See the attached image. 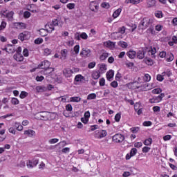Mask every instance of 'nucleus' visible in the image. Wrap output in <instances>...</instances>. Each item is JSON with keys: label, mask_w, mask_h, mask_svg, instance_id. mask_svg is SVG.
<instances>
[{"label": "nucleus", "mask_w": 177, "mask_h": 177, "mask_svg": "<svg viewBox=\"0 0 177 177\" xmlns=\"http://www.w3.org/2000/svg\"><path fill=\"white\" fill-rule=\"evenodd\" d=\"M44 42V39L42 38H37L35 40V44L36 45H41Z\"/></svg>", "instance_id": "a19ab883"}, {"label": "nucleus", "mask_w": 177, "mask_h": 177, "mask_svg": "<svg viewBox=\"0 0 177 177\" xmlns=\"http://www.w3.org/2000/svg\"><path fill=\"white\" fill-rule=\"evenodd\" d=\"M84 79V77H82V75H77L75 77V81L76 82H81L82 81V80Z\"/></svg>", "instance_id": "2f4dec72"}, {"label": "nucleus", "mask_w": 177, "mask_h": 177, "mask_svg": "<svg viewBox=\"0 0 177 177\" xmlns=\"http://www.w3.org/2000/svg\"><path fill=\"white\" fill-rule=\"evenodd\" d=\"M8 53H15L16 50H15V45L8 44L4 48Z\"/></svg>", "instance_id": "6e6552de"}, {"label": "nucleus", "mask_w": 177, "mask_h": 177, "mask_svg": "<svg viewBox=\"0 0 177 177\" xmlns=\"http://www.w3.org/2000/svg\"><path fill=\"white\" fill-rule=\"evenodd\" d=\"M73 50L75 55H78V53H80V45L75 46L73 48Z\"/></svg>", "instance_id": "49530a36"}, {"label": "nucleus", "mask_w": 177, "mask_h": 177, "mask_svg": "<svg viewBox=\"0 0 177 177\" xmlns=\"http://www.w3.org/2000/svg\"><path fill=\"white\" fill-rule=\"evenodd\" d=\"M147 34H151V35H156V30H154V27L150 26L147 30Z\"/></svg>", "instance_id": "a878e982"}, {"label": "nucleus", "mask_w": 177, "mask_h": 177, "mask_svg": "<svg viewBox=\"0 0 177 177\" xmlns=\"http://www.w3.org/2000/svg\"><path fill=\"white\" fill-rule=\"evenodd\" d=\"M71 102L78 103L79 102H81V97H71Z\"/></svg>", "instance_id": "72a5a7b5"}, {"label": "nucleus", "mask_w": 177, "mask_h": 177, "mask_svg": "<svg viewBox=\"0 0 177 177\" xmlns=\"http://www.w3.org/2000/svg\"><path fill=\"white\" fill-rule=\"evenodd\" d=\"M39 161V160L38 159L28 160V162H26V165L28 168H34V167H37V165H38Z\"/></svg>", "instance_id": "423d86ee"}, {"label": "nucleus", "mask_w": 177, "mask_h": 177, "mask_svg": "<svg viewBox=\"0 0 177 177\" xmlns=\"http://www.w3.org/2000/svg\"><path fill=\"white\" fill-rule=\"evenodd\" d=\"M112 140L115 143H122L125 140V136L122 134L117 133L113 136Z\"/></svg>", "instance_id": "f03ea898"}, {"label": "nucleus", "mask_w": 177, "mask_h": 177, "mask_svg": "<svg viewBox=\"0 0 177 177\" xmlns=\"http://www.w3.org/2000/svg\"><path fill=\"white\" fill-rule=\"evenodd\" d=\"M114 77V71L110 70L106 73V79L110 81Z\"/></svg>", "instance_id": "a211bd4d"}, {"label": "nucleus", "mask_w": 177, "mask_h": 177, "mask_svg": "<svg viewBox=\"0 0 177 177\" xmlns=\"http://www.w3.org/2000/svg\"><path fill=\"white\" fill-rule=\"evenodd\" d=\"M39 35H41V37H46V35H48V33L49 32L48 31V29L41 28L39 30Z\"/></svg>", "instance_id": "aec40b11"}, {"label": "nucleus", "mask_w": 177, "mask_h": 177, "mask_svg": "<svg viewBox=\"0 0 177 177\" xmlns=\"http://www.w3.org/2000/svg\"><path fill=\"white\" fill-rule=\"evenodd\" d=\"M96 99V95L95 93H91L87 96V100H93Z\"/></svg>", "instance_id": "e433bc0d"}, {"label": "nucleus", "mask_w": 177, "mask_h": 177, "mask_svg": "<svg viewBox=\"0 0 177 177\" xmlns=\"http://www.w3.org/2000/svg\"><path fill=\"white\" fill-rule=\"evenodd\" d=\"M162 91L160 88H155L152 91V93H153L154 94H158V93H161Z\"/></svg>", "instance_id": "69168bd1"}, {"label": "nucleus", "mask_w": 177, "mask_h": 177, "mask_svg": "<svg viewBox=\"0 0 177 177\" xmlns=\"http://www.w3.org/2000/svg\"><path fill=\"white\" fill-rule=\"evenodd\" d=\"M101 6L104 9H109V8H110V4L109 3L104 2L101 4Z\"/></svg>", "instance_id": "603ef678"}, {"label": "nucleus", "mask_w": 177, "mask_h": 177, "mask_svg": "<svg viewBox=\"0 0 177 177\" xmlns=\"http://www.w3.org/2000/svg\"><path fill=\"white\" fill-rule=\"evenodd\" d=\"M151 149V148H150V147H144L142 148V153H149V151H150Z\"/></svg>", "instance_id": "5fc2aeb1"}, {"label": "nucleus", "mask_w": 177, "mask_h": 177, "mask_svg": "<svg viewBox=\"0 0 177 177\" xmlns=\"http://www.w3.org/2000/svg\"><path fill=\"white\" fill-rule=\"evenodd\" d=\"M50 66V62L48 61H44L41 62L40 64H39L37 68H43L44 70H46V68H49V66Z\"/></svg>", "instance_id": "0eeeda50"}, {"label": "nucleus", "mask_w": 177, "mask_h": 177, "mask_svg": "<svg viewBox=\"0 0 177 177\" xmlns=\"http://www.w3.org/2000/svg\"><path fill=\"white\" fill-rule=\"evenodd\" d=\"M151 143H153V139H151V138L146 139L144 142V145L145 146H150V145H151Z\"/></svg>", "instance_id": "7c9ffc66"}, {"label": "nucleus", "mask_w": 177, "mask_h": 177, "mask_svg": "<svg viewBox=\"0 0 177 177\" xmlns=\"http://www.w3.org/2000/svg\"><path fill=\"white\" fill-rule=\"evenodd\" d=\"M24 135H27L28 136H29V138H32L35 136L36 133H35V131L32 129H28L24 131Z\"/></svg>", "instance_id": "f8f14e48"}, {"label": "nucleus", "mask_w": 177, "mask_h": 177, "mask_svg": "<svg viewBox=\"0 0 177 177\" xmlns=\"http://www.w3.org/2000/svg\"><path fill=\"white\" fill-rule=\"evenodd\" d=\"M137 153H138V149H136V148L131 149L130 151L131 157H133V156H135Z\"/></svg>", "instance_id": "37998d69"}, {"label": "nucleus", "mask_w": 177, "mask_h": 177, "mask_svg": "<svg viewBox=\"0 0 177 177\" xmlns=\"http://www.w3.org/2000/svg\"><path fill=\"white\" fill-rule=\"evenodd\" d=\"M104 46H106V48H114L115 46V43L111 41H107L104 43Z\"/></svg>", "instance_id": "f3484780"}, {"label": "nucleus", "mask_w": 177, "mask_h": 177, "mask_svg": "<svg viewBox=\"0 0 177 177\" xmlns=\"http://www.w3.org/2000/svg\"><path fill=\"white\" fill-rule=\"evenodd\" d=\"M53 71H55V69L53 68H48L45 69L44 74L46 75L50 74L51 73H53Z\"/></svg>", "instance_id": "c9c22d12"}, {"label": "nucleus", "mask_w": 177, "mask_h": 177, "mask_svg": "<svg viewBox=\"0 0 177 177\" xmlns=\"http://www.w3.org/2000/svg\"><path fill=\"white\" fill-rule=\"evenodd\" d=\"M139 127H132L130 129V131L133 133H137V132H139Z\"/></svg>", "instance_id": "79ce46f5"}, {"label": "nucleus", "mask_w": 177, "mask_h": 177, "mask_svg": "<svg viewBox=\"0 0 177 177\" xmlns=\"http://www.w3.org/2000/svg\"><path fill=\"white\" fill-rule=\"evenodd\" d=\"M37 118H39V120H41L42 121H48V112L44 111V112H40L37 113Z\"/></svg>", "instance_id": "20e7f679"}, {"label": "nucleus", "mask_w": 177, "mask_h": 177, "mask_svg": "<svg viewBox=\"0 0 177 177\" xmlns=\"http://www.w3.org/2000/svg\"><path fill=\"white\" fill-rule=\"evenodd\" d=\"M30 32L28 31H25L23 32H21L18 38L19 39H20V41H26L27 39H30Z\"/></svg>", "instance_id": "7ed1b4c3"}, {"label": "nucleus", "mask_w": 177, "mask_h": 177, "mask_svg": "<svg viewBox=\"0 0 177 177\" xmlns=\"http://www.w3.org/2000/svg\"><path fill=\"white\" fill-rule=\"evenodd\" d=\"M136 56L138 59H145V50H138V52L136 53Z\"/></svg>", "instance_id": "4468645a"}, {"label": "nucleus", "mask_w": 177, "mask_h": 177, "mask_svg": "<svg viewBox=\"0 0 177 177\" xmlns=\"http://www.w3.org/2000/svg\"><path fill=\"white\" fill-rule=\"evenodd\" d=\"M92 78H93V80H99V78H100V71H94L92 73Z\"/></svg>", "instance_id": "6ab92c4d"}, {"label": "nucleus", "mask_w": 177, "mask_h": 177, "mask_svg": "<svg viewBox=\"0 0 177 177\" xmlns=\"http://www.w3.org/2000/svg\"><path fill=\"white\" fill-rule=\"evenodd\" d=\"M55 118H56V113L48 112V120H55Z\"/></svg>", "instance_id": "473e14b6"}, {"label": "nucleus", "mask_w": 177, "mask_h": 177, "mask_svg": "<svg viewBox=\"0 0 177 177\" xmlns=\"http://www.w3.org/2000/svg\"><path fill=\"white\" fill-rule=\"evenodd\" d=\"M6 28V22L2 21L0 25V31H2V30H5Z\"/></svg>", "instance_id": "3c124183"}, {"label": "nucleus", "mask_w": 177, "mask_h": 177, "mask_svg": "<svg viewBox=\"0 0 177 177\" xmlns=\"http://www.w3.org/2000/svg\"><path fill=\"white\" fill-rule=\"evenodd\" d=\"M51 24H53L54 27L59 26V20H57V19H53Z\"/></svg>", "instance_id": "de8ad7c7"}, {"label": "nucleus", "mask_w": 177, "mask_h": 177, "mask_svg": "<svg viewBox=\"0 0 177 177\" xmlns=\"http://www.w3.org/2000/svg\"><path fill=\"white\" fill-rule=\"evenodd\" d=\"M122 10L121 8H118V10H116L113 14V17L114 19H117V17H119L120 15L121 14Z\"/></svg>", "instance_id": "b1692460"}, {"label": "nucleus", "mask_w": 177, "mask_h": 177, "mask_svg": "<svg viewBox=\"0 0 177 177\" xmlns=\"http://www.w3.org/2000/svg\"><path fill=\"white\" fill-rule=\"evenodd\" d=\"M155 16L158 19H162V17H164V15L162 14V11H160V10L156 11Z\"/></svg>", "instance_id": "c85d7f7f"}, {"label": "nucleus", "mask_w": 177, "mask_h": 177, "mask_svg": "<svg viewBox=\"0 0 177 177\" xmlns=\"http://www.w3.org/2000/svg\"><path fill=\"white\" fill-rule=\"evenodd\" d=\"M150 80H151V77L150 76V75L145 74L144 76V81H145V82H149Z\"/></svg>", "instance_id": "c03bdc74"}, {"label": "nucleus", "mask_w": 177, "mask_h": 177, "mask_svg": "<svg viewBox=\"0 0 177 177\" xmlns=\"http://www.w3.org/2000/svg\"><path fill=\"white\" fill-rule=\"evenodd\" d=\"M153 111H154V113H160V108L158 106H155L153 107Z\"/></svg>", "instance_id": "052dcab7"}, {"label": "nucleus", "mask_w": 177, "mask_h": 177, "mask_svg": "<svg viewBox=\"0 0 177 177\" xmlns=\"http://www.w3.org/2000/svg\"><path fill=\"white\" fill-rule=\"evenodd\" d=\"M157 1L156 0H149L147 2L148 8H153L156 6Z\"/></svg>", "instance_id": "412c9836"}, {"label": "nucleus", "mask_w": 177, "mask_h": 177, "mask_svg": "<svg viewBox=\"0 0 177 177\" xmlns=\"http://www.w3.org/2000/svg\"><path fill=\"white\" fill-rule=\"evenodd\" d=\"M127 55L129 59H135L136 57V52L133 50H129L127 53Z\"/></svg>", "instance_id": "2eb2a0df"}, {"label": "nucleus", "mask_w": 177, "mask_h": 177, "mask_svg": "<svg viewBox=\"0 0 177 177\" xmlns=\"http://www.w3.org/2000/svg\"><path fill=\"white\" fill-rule=\"evenodd\" d=\"M63 74L66 78H69L73 75V71L68 68L64 69Z\"/></svg>", "instance_id": "9b49d317"}, {"label": "nucleus", "mask_w": 177, "mask_h": 177, "mask_svg": "<svg viewBox=\"0 0 177 177\" xmlns=\"http://www.w3.org/2000/svg\"><path fill=\"white\" fill-rule=\"evenodd\" d=\"M106 84V80L104 77L100 80V86H104Z\"/></svg>", "instance_id": "864d4df0"}, {"label": "nucleus", "mask_w": 177, "mask_h": 177, "mask_svg": "<svg viewBox=\"0 0 177 177\" xmlns=\"http://www.w3.org/2000/svg\"><path fill=\"white\" fill-rule=\"evenodd\" d=\"M24 16L25 19H28L31 16V13L28 11H25L24 13Z\"/></svg>", "instance_id": "bf43d9fd"}, {"label": "nucleus", "mask_w": 177, "mask_h": 177, "mask_svg": "<svg viewBox=\"0 0 177 177\" xmlns=\"http://www.w3.org/2000/svg\"><path fill=\"white\" fill-rule=\"evenodd\" d=\"M118 45L120 46V48H128V43L125 41H120L118 43Z\"/></svg>", "instance_id": "bb28decb"}, {"label": "nucleus", "mask_w": 177, "mask_h": 177, "mask_svg": "<svg viewBox=\"0 0 177 177\" xmlns=\"http://www.w3.org/2000/svg\"><path fill=\"white\" fill-rule=\"evenodd\" d=\"M174 54L170 53L169 57L167 58V62H172V60H174Z\"/></svg>", "instance_id": "774afa93"}, {"label": "nucleus", "mask_w": 177, "mask_h": 177, "mask_svg": "<svg viewBox=\"0 0 177 177\" xmlns=\"http://www.w3.org/2000/svg\"><path fill=\"white\" fill-rule=\"evenodd\" d=\"M110 85L112 86V88H117V86H118V82L114 80L113 82H111Z\"/></svg>", "instance_id": "6e6d98bb"}, {"label": "nucleus", "mask_w": 177, "mask_h": 177, "mask_svg": "<svg viewBox=\"0 0 177 177\" xmlns=\"http://www.w3.org/2000/svg\"><path fill=\"white\" fill-rule=\"evenodd\" d=\"M66 7L68 8V9H69L70 10L74 9L75 8V3H69L66 5Z\"/></svg>", "instance_id": "58836bf2"}, {"label": "nucleus", "mask_w": 177, "mask_h": 177, "mask_svg": "<svg viewBox=\"0 0 177 177\" xmlns=\"http://www.w3.org/2000/svg\"><path fill=\"white\" fill-rule=\"evenodd\" d=\"M66 111H73V106L71 104H68L66 106Z\"/></svg>", "instance_id": "680f3d73"}, {"label": "nucleus", "mask_w": 177, "mask_h": 177, "mask_svg": "<svg viewBox=\"0 0 177 177\" xmlns=\"http://www.w3.org/2000/svg\"><path fill=\"white\" fill-rule=\"evenodd\" d=\"M80 38L82 39H88V35L85 32H82L80 34Z\"/></svg>", "instance_id": "4d7b16f0"}, {"label": "nucleus", "mask_w": 177, "mask_h": 177, "mask_svg": "<svg viewBox=\"0 0 177 177\" xmlns=\"http://www.w3.org/2000/svg\"><path fill=\"white\" fill-rule=\"evenodd\" d=\"M68 53V50L67 49H64L61 50V55L64 57V59H66L67 57Z\"/></svg>", "instance_id": "c756f323"}, {"label": "nucleus", "mask_w": 177, "mask_h": 177, "mask_svg": "<svg viewBox=\"0 0 177 177\" xmlns=\"http://www.w3.org/2000/svg\"><path fill=\"white\" fill-rule=\"evenodd\" d=\"M98 135L100 139H102V138H106V136H107V131L106 130H101L98 132Z\"/></svg>", "instance_id": "5701e85b"}, {"label": "nucleus", "mask_w": 177, "mask_h": 177, "mask_svg": "<svg viewBox=\"0 0 177 177\" xmlns=\"http://www.w3.org/2000/svg\"><path fill=\"white\" fill-rule=\"evenodd\" d=\"M13 57L17 62H23V60H24V57L21 53H16L14 55Z\"/></svg>", "instance_id": "9d476101"}, {"label": "nucleus", "mask_w": 177, "mask_h": 177, "mask_svg": "<svg viewBox=\"0 0 177 177\" xmlns=\"http://www.w3.org/2000/svg\"><path fill=\"white\" fill-rule=\"evenodd\" d=\"M36 91L37 92H45L46 91V88L45 86H36Z\"/></svg>", "instance_id": "cd10ccee"}, {"label": "nucleus", "mask_w": 177, "mask_h": 177, "mask_svg": "<svg viewBox=\"0 0 177 177\" xmlns=\"http://www.w3.org/2000/svg\"><path fill=\"white\" fill-rule=\"evenodd\" d=\"M19 100H17V98H12L11 100V103H12L13 104L16 105V104H19Z\"/></svg>", "instance_id": "338daca9"}, {"label": "nucleus", "mask_w": 177, "mask_h": 177, "mask_svg": "<svg viewBox=\"0 0 177 177\" xmlns=\"http://www.w3.org/2000/svg\"><path fill=\"white\" fill-rule=\"evenodd\" d=\"M149 53H151V55L153 56L157 53V50L155 47H151L150 50H149Z\"/></svg>", "instance_id": "4c0bfd02"}, {"label": "nucleus", "mask_w": 177, "mask_h": 177, "mask_svg": "<svg viewBox=\"0 0 177 177\" xmlns=\"http://www.w3.org/2000/svg\"><path fill=\"white\" fill-rule=\"evenodd\" d=\"M154 22L153 18L145 17L143 18L138 26V30H146V28L150 27Z\"/></svg>", "instance_id": "f257e3e1"}, {"label": "nucleus", "mask_w": 177, "mask_h": 177, "mask_svg": "<svg viewBox=\"0 0 177 177\" xmlns=\"http://www.w3.org/2000/svg\"><path fill=\"white\" fill-rule=\"evenodd\" d=\"M125 26H122V28H119L118 32H120V34H125Z\"/></svg>", "instance_id": "0e129e2a"}, {"label": "nucleus", "mask_w": 177, "mask_h": 177, "mask_svg": "<svg viewBox=\"0 0 177 177\" xmlns=\"http://www.w3.org/2000/svg\"><path fill=\"white\" fill-rule=\"evenodd\" d=\"M28 95V93H27V92L22 91V92H21L19 97H21V99H24L25 97H27Z\"/></svg>", "instance_id": "09e8293b"}, {"label": "nucleus", "mask_w": 177, "mask_h": 177, "mask_svg": "<svg viewBox=\"0 0 177 177\" xmlns=\"http://www.w3.org/2000/svg\"><path fill=\"white\" fill-rule=\"evenodd\" d=\"M14 15H15V12H13V11H10L6 14V17L8 19L9 21H12V20H13Z\"/></svg>", "instance_id": "4be33fe9"}, {"label": "nucleus", "mask_w": 177, "mask_h": 177, "mask_svg": "<svg viewBox=\"0 0 177 177\" xmlns=\"http://www.w3.org/2000/svg\"><path fill=\"white\" fill-rule=\"evenodd\" d=\"M50 53H52V50L49 48L44 49V55H46V56H48V55H50Z\"/></svg>", "instance_id": "13d9d810"}, {"label": "nucleus", "mask_w": 177, "mask_h": 177, "mask_svg": "<svg viewBox=\"0 0 177 177\" xmlns=\"http://www.w3.org/2000/svg\"><path fill=\"white\" fill-rule=\"evenodd\" d=\"M45 28L46 30H47V31H48V32H52L53 31H55V26H53L51 23L46 25Z\"/></svg>", "instance_id": "dca6fc26"}, {"label": "nucleus", "mask_w": 177, "mask_h": 177, "mask_svg": "<svg viewBox=\"0 0 177 177\" xmlns=\"http://www.w3.org/2000/svg\"><path fill=\"white\" fill-rule=\"evenodd\" d=\"M89 8L92 12H95V9L97 10L99 9V5L95 1H91L89 5Z\"/></svg>", "instance_id": "1a4fd4ad"}, {"label": "nucleus", "mask_w": 177, "mask_h": 177, "mask_svg": "<svg viewBox=\"0 0 177 177\" xmlns=\"http://www.w3.org/2000/svg\"><path fill=\"white\" fill-rule=\"evenodd\" d=\"M121 120V113H117L115 115V120L116 122H120V120Z\"/></svg>", "instance_id": "8fccbe9b"}, {"label": "nucleus", "mask_w": 177, "mask_h": 177, "mask_svg": "<svg viewBox=\"0 0 177 177\" xmlns=\"http://www.w3.org/2000/svg\"><path fill=\"white\" fill-rule=\"evenodd\" d=\"M144 62L147 64L148 66H153L154 64V62H153V59L151 58H145L144 59Z\"/></svg>", "instance_id": "393cba45"}, {"label": "nucleus", "mask_w": 177, "mask_h": 177, "mask_svg": "<svg viewBox=\"0 0 177 177\" xmlns=\"http://www.w3.org/2000/svg\"><path fill=\"white\" fill-rule=\"evenodd\" d=\"M109 57V53H103L102 55L100 57V60H106Z\"/></svg>", "instance_id": "f704fd0d"}, {"label": "nucleus", "mask_w": 177, "mask_h": 177, "mask_svg": "<svg viewBox=\"0 0 177 177\" xmlns=\"http://www.w3.org/2000/svg\"><path fill=\"white\" fill-rule=\"evenodd\" d=\"M15 27H16V28H18L19 30H24V28H26V24L17 22L15 24Z\"/></svg>", "instance_id": "ddd939ff"}, {"label": "nucleus", "mask_w": 177, "mask_h": 177, "mask_svg": "<svg viewBox=\"0 0 177 177\" xmlns=\"http://www.w3.org/2000/svg\"><path fill=\"white\" fill-rule=\"evenodd\" d=\"M80 56L82 57H84V59H86V57H90L91 50H89V48H82V51L80 52Z\"/></svg>", "instance_id": "39448f33"}, {"label": "nucleus", "mask_w": 177, "mask_h": 177, "mask_svg": "<svg viewBox=\"0 0 177 177\" xmlns=\"http://www.w3.org/2000/svg\"><path fill=\"white\" fill-rule=\"evenodd\" d=\"M95 66H96V62H92L88 64V68H93V67H95Z\"/></svg>", "instance_id": "e2e57ef3"}, {"label": "nucleus", "mask_w": 177, "mask_h": 177, "mask_svg": "<svg viewBox=\"0 0 177 177\" xmlns=\"http://www.w3.org/2000/svg\"><path fill=\"white\" fill-rule=\"evenodd\" d=\"M100 70L101 71H106L107 70V66L105 64H100Z\"/></svg>", "instance_id": "ea45409f"}, {"label": "nucleus", "mask_w": 177, "mask_h": 177, "mask_svg": "<svg viewBox=\"0 0 177 177\" xmlns=\"http://www.w3.org/2000/svg\"><path fill=\"white\" fill-rule=\"evenodd\" d=\"M57 142H59V139L57 138H53L48 140L50 145H55V143H57Z\"/></svg>", "instance_id": "a18cd8bd"}]
</instances>
